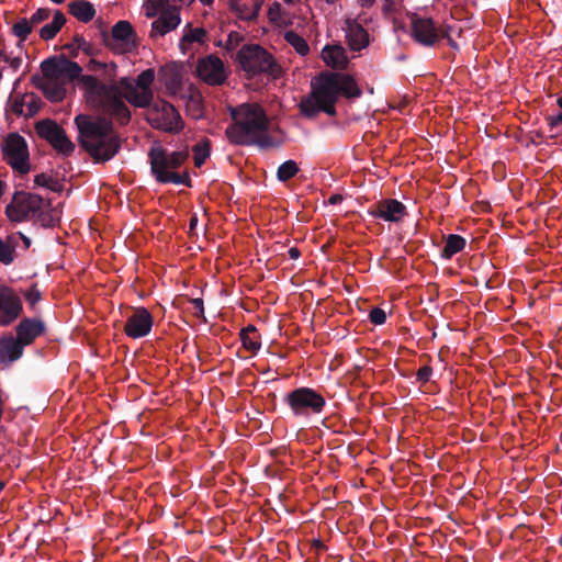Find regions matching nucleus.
Returning a JSON list of instances; mask_svg holds the SVG:
<instances>
[{
    "label": "nucleus",
    "instance_id": "obj_60",
    "mask_svg": "<svg viewBox=\"0 0 562 562\" xmlns=\"http://www.w3.org/2000/svg\"><path fill=\"white\" fill-rule=\"evenodd\" d=\"M200 2L203 4V5H211L214 0H200Z\"/></svg>",
    "mask_w": 562,
    "mask_h": 562
},
{
    "label": "nucleus",
    "instance_id": "obj_31",
    "mask_svg": "<svg viewBox=\"0 0 562 562\" xmlns=\"http://www.w3.org/2000/svg\"><path fill=\"white\" fill-rule=\"evenodd\" d=\"M284 40L290 44L297 54L305 56L310 53V46L307 42L294 31H286L284 33Z\"/></svg>",
    "mask_w": 562,
    "mask_h": 562
},
{
    "label": "nucleus",
    "instance_id": "obj_19",
    "mask_svg": "<svg viewBox=\"0 0 562 562\" xmlns=\"http://www.w3.org/2000/svg\"><path fill=\"white\" fill-rule=\"evenodd\" d=\"M32 81L41 89L44 95L52 102H59L66 95V88L64 81L43 80L38 76H33Z\"/></svg>",
    "mask_w": 562,
    "mask_h": 562
},
{
    "label": "nucleus",
    "instance_id": "obj_26",
    "mask_svg": "<svg viewBox=\"0 0 562 562\" xmlns=\"http://www.w3.org/2000/svg\"><path fill=\"white\" fill-rule=\"evenodd\" d=\"M66 21L67 19L60 10L55 11L53 21L50 23L45 24L40 30L41 38L44 41L53 40L60 31V29L65 25Z\"/></svg>",
    "mask_w": 562,
    "mask_h": 562
},
{
    "label": "nucleus",
    "instance_id": "obj_40",
    "mask_svg": "<svg viewBox=\"0 0 562 562\" xmlns=\"http://www.w3.org/2000/svg\"><path fill=\"white\" fill-rule=\"evenodd\" d=\"M50 13L52 11L48 8H40L31 15L29 21L34 27L40 23L46 21L50 16Z\"/></svg>",
    "mask_w": 562,
    "mask_h": 562
},
{
    "label": "nucleus",
    "instance_id": "obj_23",
    "mask_svg": "<svg viewBox=\"0 0 562 562\" xmlns=\"http://www.w3.org/2000/svg\"><path fill=\"white\" fill-rule=\"evenodd\" d=\"M257 331L256 326L249 324L239 333L243 347L252 355H256L261 348V339Z\"/></svg>",
    "mask_w": 562,
    "mask_h": 562
},
{
    "label": "nucleus",
    "instance_id": "obj_45",
    "mask_svg": "<svg viewBox=\"0 0 562 562\" xmlns=\"http://www.w3.org/2000/svg\"><path fill=\"white\" fill-rule=\"evenodd\" d=\"M74 41L76 43H79L80 49H82L87 55L93 54L91 44H89L82 35L76 34L74 36Z\"/></svg>",
    "mask_w": 562,
    "mask_h": 562
},
{
    "label": "nucleus",
    "instance_id": "obj_28",
    "mask_svg": "<svg viewBox=\"0 0 562 562\" xmlns=\"http://www.w3.org/2000/svg\"><path fill=\"white\" fill-rule=\"evenodd\" d=\"M124 99L137 108H150L154 101L153 91L140 90L134 88L128 94H124Z\"/></svg>",
    "mask_w": 562,
    "mask_h": 562
},
{
    "label": "nucleus",
    "instance_id": "obj_6",
    "mask_svg": "<svg viewBox=\"0 0 562 562\" xmlns=\"http://www.w3.org/2000/svg\"><path fill=\"white\" fill-rule=\"evenodd\" d=\"M283 402L290 407L295 417L319 415L326 407V400L323 394L307 386L292 390L284 396Z\"/></svg>",
    "mask_w": 562,
    "mask_h": 562
},
{
    "label": "nucleus",
    "instance_id": "obj_62",
    "mask_svg": "<svg viewBox=\"0 0 562 562\" xmlns=\"http://www.w3.org/2000/svg\"><path fill=\"white\" fill-rule=\"evenodd\" d=\"M273 12H276V9L273 7H270L269 14L271 20H274V18L272 16Z\"/></svg>",
    "mask_w": 562,
    "mask_h": 562
},
{
    "label": "nucleus",
    "instance_id": "obj_61",
    "mask_svg": "<svg viewBox=\"0 0 562 562\" xmlns=\"http://www.w3.org/2000/svg\"><path fill=\"white\" fill-rule=\"evenodd\" d=\"M37 109H38V108H37L35 104H31V105H30V112H31V114L35 113V112L37 111Z\"/></svg>",
    "mask_w": 562,
    "mask_h": 562
},
{
    "label": "nucleus",
    "instance_id": "obj_44",
    "mask_svg": "<svg viewBox=\"0 0 562 562\" xmlns=\"http://www.w3.org/2000/svg\"><path fill=\"white\" fill-rule=\"evenodd\" d=\"M161 11H162V9L159 5H157L156 3H154L153 1L148 0L146 2V16L148 19H154L156 16H159Z\"/></svg>",
    "mask_w": 562,
    "mask_h": 562
},
{
    "label": "nucleus",
    "instance_id": "obj_48",
    "mask_svg": "<svg viewBox=\"0 0 562 562\" xmlns=\"http://www.w3.org/2000/svg\"><path fill=\"white\" fill-rule=\"evenodd\" d=\"M547 121L551 130L559 127L562 124V112L548 116Z\"/></svg>",
    "mask_w": 562,
    "mask_h": 562
},
{
    "label": "nucleus",
    "instance_id": "obj_16",
    "mask_svg": "<svg viewBox=\"0 0 562 562\" xmlns=\"http://www.w3.org/2000/svg\"><path fill=\"white\" fill-rule=\"evenodd\" d=\"M369 213L385 222L398 223L406 215V206L395 199H385L372 206Z\"/></svg>",
    "mask_w": 562,
    "mask_h": 562
},
{
    "label": "nucleus",
    "instance_id": "obj_38",
    "mask_svg": "<svg viewBox=\"0 0 562 562\" xmlns=\"http://www.w3.org/2000/svg\"><path fill=\"white\" fill-rule=\"evenodd\" d=\"M108 85H115L119 88L120 98L123 103H124V101H123L124 94H128L134 88H136L135 85H133V82L127 77L121 78L119 83H116L113 80V81H109Z\"/></svg>",
    "mask_w": 562,
    "mask_h": 562
},
{
    "label": "nucleus",
    "instance_id": "obj_54",
    "mask_svg": "<svg viewBox=\"0 0 562 562\" xmlns=\"http://www.w3.org/2000/svg\"><path fill=\"white\" fill-rule=\"evenodd\" d=\"M289 256L291 259L296 260L301 256V251L296 247H292L289 249Z\"/></svg>",
    "mask_w": 562,
    "mask_h": 562
},
{
    "label": "nucleus",
    "instance_id": "obj_13",
    "mask_svg": "<svg viewBox=\"0 0 562 562\" xmlns=\"http://www.w3.org/2000/svg\"><path fill=\"white\" fill-rule=\"evenodd\" d=\"M21 312L22 301L15 291L9 286H0V325H10Z\"/></svg>",
    "mask_w": 562,
    "mask_h": 562
},
{
    "label": "nucleus",
    "instance_id": "obj_52",
    "mask_svg": "<svg viewBox=\"0 0 562 562\" xmlns=\"http://www.w3.org/2000/svg\"><path fill=\"white\" fill-rule=\"evenodd\" d=\"M312 546L316 551H323L326 549V546L319 539H314Z\"/></svg>",
    "mask_w": 562,
    "mask_h": 562
},
{
    "label": "nucleus",
    "instance_id": "obj_41",
    "mask_svg": "<svg viewBox=\"0 0 562 562\" xmlns=\"http://www.w3.org/2000/svg\"><path fill=\"white\" fill-rule=\"evenodd\" d=\"M369 319L374 325H382L386 321V314L384 310L380 307H373L369 313Z\"/></svg>",
    "mask_w": 562,
    "mask_h": 562
},
{
    "label": "nucleus",
    "instance_id": "obj_25",
    "mask_svg": "<svg viewBox=\"0 0 562 562\" xmlns=\"http://www.w3.org/2000/svg\"><path fill=\"white\" fill-rule=\"evenodd\" d=\"M347 40L349 47L359 52L369 44V34L361 25L356 24L349 27Z\"/></svg>",
    "mask_w": 562,
    "mask_h": 562
},
{
    "label": "nucleus",
    "instance_id": "obj_50",
    "mask_svg": "<svg viewBox=\"0 0 562 562\" xmlns=\"http://www.w3.org/2000/svg\"><path fill=\"white\" fill-rule=\"evenodd\" d=\"M12 111L18 114V115H22L23 114V102L22 101H15L13 106H12Z\"/></svg>",
    "mask_w": 562,
    "mask_h": 562
},
{
    "label": "nucleus",
    "instance_id": "obj_10",
    "mask_svg": "<svg viewBox=\"0 0 562 562\" xmlns=\"http://www.w3.org/2000/svg\"><path fill=\"white\" fill-rule=\"evenodd\" d=\"M37 135L48 142L58 153L69 156L75 150V144L68 138L65 130L55 121L46 119L35 124Z\"/></svg>",
    "mask_w": 562,
    "mask_h": 562
},
{
    "label": "nucleus",
    "instance_id": "obj_12",
    "mask_svg": "<svg viewBox=\"0 0 562 562\" xmlns=\"http://www.w3.org/2000/svg\"><path fill=\"white\" fill-rule=\"evenodd\" d=\"M411 35L414 41L423 46L432 47L441 38V32L430 18H424L417 13H408Z\"/></svg>",
    "mask_w": 562,
    "mask_h": 562
},
{
    "label": "nucleus",
    "instance_id": "obj_46",
    "mask_svg": "<svg viewBox=\"0 0 562 562\" xmlns=\"http://www.w3.org/2000/svg\"><path fill=\"white\" fill-rule=\"evenodd\" d=\"M38 221L41 222V225L44 227H53L55 226V220L54 217L48 213H43L42 211L37 214Z\"/></svg>",
    "mask_w": 562,
    "mask_h": 562
},
{
    "label": "nucleus",
    "instance_id": "obj_37",
    "mask_svg": "<svg viewBox=\"0 0 562 562\" xmlns=\"http://www.w3.org/2000/svg\"><path fill=\"white\" fill-rule=\"evenodd\" d=\"M15 248L13 245L4 243L0 238V262L3 265H11L14 260Z\"/></svg>",
    "mask_w": 562,
    "mask_h": 562
},
{
    "label": "nucleus",
    "instance_id": "obj_24",
    "mask_svg": "<svg viewBox=\"0 0 562 562\" xmlns=\"http://www.w3.org/2000/svg\"><path fill=\"white\" fill-rule=\"evenodd\" d=\"M206 31L203 27L193 29L191 23H188L183 29V35L180 40L179 47L183 54H186L188 47L194 43H204L206 38Z\"/></svg>",
    "mask_w": 562,
    "mask_h": 562
},
{
    "label": "nucleus",
    "instance_id": "obj_39",
    "mask_svg": "<svg viewBox=\"0 0 562 562\" xmlns=\"http://www.w3.org/2000/svg\"><path fill=\"white\" fill-rule=\"evenodd\" d=\"M24 297L30 306L33 308L42 300V293L36 284H33L29 290L24 292Z\"/></svg>",
    "mask_w": 562,
    "mask_h": 562
},
{
    "label": "nucleus",
    "instance_id": "obj_15",
    "mask_svg": "<svg viewBox=\"0 0 562 562\" xmlns=\"http://www.w3.org/2000/svg\"><path fill=\"white\" fill-rule=\"evenodd\" d=\"M181 22L180 8L167 7L159 16L151 23L149 36L151 38L162 37L171 31L176 30Z\"/></svg>",
    "mask_w": 562,
    "mask_h": 562
},
{
    "label": "nucleus",
    "instance_id": "obj_3",
    "mask_svg": "<svg viewBox=\"0 0 562 562\" xmlns=\"http://www.w3.org/2000/svg\"><path fill=\"white\" fill-rule=\"evenodd\" d=\"M233 122L226 127L225 135L231 144L257 146L260 149L279 147L270 135L269 119L263 108L257 103H241L229 108Z\"/></svg>",
    "mask_w": 562,
    "mask_h": 562
},
{
    "label": "nucleus",
    "instance_id": "obj_17",
    "mask_svg": "<svg viewBox=\"0 0 562 562\" xmlns=\"http://www.w3.org/2000/svg\"><path fill=\"white\" fill-rule=\"evenodd\" d=\"M102 40L105 46L113 47V42L121 43L125 46H136V33L128 21L121 20L116 22L111 34L106 30H101Z\"/></svg>",
    "mask_w": 562,
    "mask_h": 562
},
{
    "label": "nucleus",
    "instance_id": "obj_42",
    "mask_svg": "<svg viewBox=\"0 0 562 562\" xmlns=\"http://www.w3.org/2000/svg\"><path fill=\"white\" fill-rule=\"evenodd\" d=\"M417 381L420 383H427L429 382L431 375H432V368L430 366H424L418 369L417 373Z\"/></svg>",
    "mask_w": 562,
    "mask_h": 562
},
{
    "label": "nucleus",
    "instance_id": "obj_7",
    "mask_svg": "<svg viewBox=\"0 0 562 562\" xmlns=\"http://www.w3.org/2000/svg\"><path fill=\"white\" fill-rule=\"evenodd\" d=\"M146 119L154 128L164 132L178 133L183 127L179 112L165 100L153 102L147 111Z\"/></svg>",
    "mask_w": 562,
    "mask_h": 562
},
{
    "label": "nucleus",
    "instance_id": "obj_63",
    "mask_svg": "<svg viewBox=\"0 0 562 562\" xmlns=\"http://www.w3.org/2000/svg\"><path fill=\"white\" fill-rule=\"evenodd\" d=\"M273 12H276V9L273 7H270L269 14L271 20H274V18L272 16Z\"/></svg>",
    "mask_w": 562,
    "mask_h": 562
},
{
    "label": "nucleus",
    "instance_id": "obj_14",
    "mask_svg": "<svg viewBox=\"0 0 562 562\" xmlns=\"http://www.w3.org/2000/svg\"><path fill=\"white\" fill-rule=\"evenodd\" d=\"M153 316L145 307H137L127 317L124 333L134 339L147 336L153 327Z\"/></svg>",
    "mask_w": 562,
    "mask_h": 562
},
{
    "label": "nucleus",
    "instance_id": "obj_32",
    "mask_svg": "<svg viewBox=\"0 0 562 562\" xmlns=\"http://www.w3.org/2000/svg\"><path fill=\"white\" fill-rule=\"evenodd\" d=\"M193 159L194 166L200 168L210 156L211 153V142L209 138H203L201 142L196 143L193 148Z\"/></svg>",
    "mask_w": 562,
    "mask_h": 562
},
{
    "label": "nucleus",
    "instance_id": "obj_21",
    "mask_svg": "<svg viewBox=\"0 0 562 562\" xmlns=\"http://www.w3.org/2000/svg\"><path fill=\"white\" fill-rule=\"evenodd\" d=\"M322 58L334 69H344L348 64L345 49L340 45H326L322 50Z\"/></svg>",
    "mask_w": 562,
    "mask_h": 562
},
{
    "label": "nucleus",
    "instance_id": "obj_34",
    "mask_svg": "<svg viewBox=\"0 0 562 562\" xmlns=\"http://www.w3.org/2000/svg\"><path fill=\"white\" fill-rule=\"evenodd\" d=\"M300 171L297 164L290 159L281 164L277 170V178L281 182H286L294 178Z\"/></svg>",
    "mask_w": 562,
    "mask_h": 562
},
{
    "label": "nucleus",
    "instance_id": "obj_11",
    "mask_svg": "<svg viewBox=\"0 0 562 562\" xmlns=\"http://www.w3.org/2000/svg\"><path fill=\"white\" fill-rule=\"evenodd\" d=\"M195 76L209 86H222L226 82L228 70L215 54L201 57L196 61Z\"/></svg>",
    "mask_w": 562,
    "mask_h": 562
},
{
    "label": "nucleus",
    "instance_id": "obj_43",
    "mask_svg": "<svg viewBox=\"0 0 562 562\" xmlns=\"http://www.w3.org/2000/svg\"><path fill=\"white\" fill-rule=\"evenodd\" d=\"M34 182L38 187H44V188H48V189H53L54 190V188L52 187L53 178L47 176V175H45V173L36 175L35 178H34Z\"/></svg>",
    "mask_w": 562,
    "mask_h": 562
},
{
    "label": "nucleus",
    "instance_id": "obj_58",
    "mask_svg": "<svg viewBox=\"0 0 562 562\" xmlns=\"http://www.w3.org/2000/svg\"><path fill=\"white\" fill-rule=\"evenodd\" d=\"M21 237H22V240H23L24 245H25L26 247H30V245H31V239H30L29 237H26V236L22 235V234H21Z\"/></svg>",
    "mask_w": 562,
    "mask_h": 562
},
{
    "label": "nucleus",
    "instance_id": "obj_64",
    "mask_svg": "<svg viewBox=\"0 0 562 562\" xmlns=\"http://www.w3.org/2000/svg\"><path fill=\"white\" fill-rule=\"evenodd\" d=\"M557 103L562 109V95L558 99Z\"/></svg>",
    "mask_w": 562,
    "mask_h": 562
},
{
    "label": "nucleus",
    "instance_id": "obj_29",
    "mask_svg": "<svg viewBox=\"0 0 562 562\" xmlns=\"http://www.w3.org/2000/svg\"><path fill=\"white\" fill-rule=\"evenodd\" d=\"M465 239L456 234H450L446 238V245L441 251V257L445 259L452 258L456 254L462 251L465 247Z\"/></svg>",
    "mask_w": 562,
    "mask_h": 562
},
{
    "label": "nucleus",
    "instance_id": "obj_20",
    "mask_svg": "<svg viewBox=\"0 0 562 562\" xmlns=\"http://www.w3.org/2000/svg\"><path fill=\"white\" fill-rule=\"evenodd\" d=\"M24 345L15 337L9 336L0 339V359L13 362L23 355Z\"/></svg>",
    "mask_w": 562,
    "mask_h": 562
},
{
    "label": "nucleus",
    "instance_id": "obj_49",
    "mask_svg": "<svg viewBox=\"0 0 562 562\" xmlns=\"http://www.w3.org/2000/svg\"><path fill=\"white\" fill-rule=\"evenodd\" d=\"M4 60L10 63V66L16 70L21 64H22V59L20 57H14V58H9V57H4Z\"/></svg>",
    "mask_w": 562,
    "mask_h": 562
},
{
    "label": "nucleus",
    "instance_id": "obj_9",
    "mask_svg": "<svg viewBox=\"0 0 562 562\" xmlns=\"http://www.w3.org/2000/svg\"><path fill=\"white\" fill-rule=\"evenodd\" d=\"M44 200L41 195L25 191H16L10 204L5 207V214L12 222H24L41 212Z\"/></svg>",
    "mask_w": 562,
    "mask_h": 562
},
{
    "label": "nucleus",
    "instance_id": "obj_53",
    "mask_svg": "<svg viewBox=\"0 0 562 562\" xmlns=\"http://www.w3.org/2000/svg\"><path fill=\"white\" fill-rule=\"evenodd\" d=\"M66 48L70 50L72 56H77V52L80 49L79 43H76L75 41L74 43L66 45Z\"/></svg>",
    "mask_w": 562,
    "mask_h": 562
},
{
    "label": "nucleus",
    "instance_id": "obj_27",
    "mask_svg": "<svg viewBox=\"0 0 562 562\" xmlns=\"http://www.w3.org/2000/svg\"><path fill=\"white\" fill-rule=\"evenodd\" d=\"M43 80L61 81V57H50L42 61Z\"/></svg>",
    "mask_w": 562,
    "mask_h": 562
},
{
    "label": "nucleus",
    "instance_id": "obj_36",
    "mask_svg": "<svg viewBox=\"0 0 562 562\" xmlns=\"http://www.w3.org/2000/svg\"><path fill=\"white\" fill-rule=\"evenodd\" d=\"M155 80V71L151 68H148L142 71L136 79V88L140 90L151 91L150 86Z\"/></svg>",
    "mask_w": 562,
    "mask_h": 562
},
{
    "label": "nucleus",
    "instance_id": "obj_2",
    "mask_svg": "<svg viewBox=\"0 0 562 562\" xmlns=\"http://www.w3.org/2000/svg\"><path fill=\"white\" fill-rule=\"evenodd\" d=\"M361 94L362 91L352 76L344 72L323 71L312 82V91L302 98L299 109L306 119H314L319 112L335 116L337 114L335 104L339 97L355 99Z\"/></svg>",
    "mask_w": 562,
    "mask_h": 562
},
{
    "label": "nucleus",
    "instance_id": "obj_33",
    "mask_svg": "<svg viewBox=\"0 0 562 562\" xmlns=\"http://www.w3.org/2000/svg\"><path fill=\"white\" fill-rule=\"evenodd\" d=\"M229 8L237 16L245 21L256 20V11H251V4L241 2V0H229Z\"/></svg>",
    "mask_w": 562,
    "mask_h": 562
},
{
    "label": "nucleus",
    "instance_id": "obj_18",
    "mask_svg": "<svg viewBox=\"0 0 562 562\" xmlns=\"http://www.w3.org/2000/svg\"><path fill=\"white\" fill-rule=\"evenodd\" d=\"M15 331L16 338L24 346H29L45 331V324L38 318H24L18 324Z\"/></svg>",
    "mask_w": 562,
    "mask_h": 562
},
{
    "label": "nucleus",
    "instance_id": "obj_5",
    "mask_svg": "<svg viewBox=\"0 0 562 562\" xmlns=\"http://www.w3.org/2000/svg\"><path fill=\"white\" fill-rule=\"evenodd\" d=\"M236 59L249 77L266 74L273 79H278L282 76V67L259 44L244 45L237 52Z\"/></svg>",
    "mask_w": 562,
    "mask_h": 562
},
{
    "label": "nucleus",
    "instance_id": "obj_30",
    "mask_svg": "<svg viewBox=\"0 0 562 562\" xmlns=\"http://www.w3.org/2000/svg\"><path fill=\"white\" fill-rule=\"evenodd\" d=\"M88 70L92 72H104V79L108 81H113V79L116 76V68L117 66L114 63H111L110 65L99 61L97 59H90L87 65Z\"/></svg>",
    "mask_w": 562,
    "mask_h": 562
},
{
    "label": "nucleus",
    "instance_id": "obj_8",
    "mask_svg": "<svg viewBox=\"0 0 562 562\" xmlns=\"http://www.w3.org/2000/svg\"><path fill=\"white\" fill-rule=\"evenodd\" d=\"M7 164L21 175L30 171V153L25 138L19 133H9L1 145Z\"/></svg>",
    "mask_w": 562,
    "mask_h": 562
},
{
    "label": "nucleus",
    "instance_id": "obj_55",
    "mask_svg": "<svg viewBox=\"0 0 562 562\" xmlns=\"http://www.w3.org/2000/svg\"><path fill=\"white\" fill-rule=\"evenodd\" d=\"M441 37H446L447 38L448 44H449L450 47H452L453 49L458 48V44L453 41V38L448 33L441 32Z\"/></svg>",
    "mask_w": 562,
    "mask_h": 562
},
{
    "label": "nucleus",
    "instance_id": "obj_1",
    "mask_svg": "<svg viewBox=\"0 0 562 562\" xmlns=\"http://www.w3.org/2000/svg\"><path fill=\"white\" fill-rule=\"evenodd\" d=\"M81 66L61 56V81L78 79L85 87L88 103L102 115L91 119L79 114L75 123L79 132V144L95 162L111 160L121 148V138L114 132L113 119L122 126L131 121V111L121 101L119 88L105 85L97 77L82 75Z\"/></svg>",
    "mask_w": 562,
    "mask_h": 562
},
{
    "label": "nucleus",
    "instance_id": "obj_56",
    "mask_svg": "<svg viewBox=\"0 0 562 562\" xmlns=\"http://www.w3.org/2000/svg\"><path fill=\"white\" fill-rule=\"evenodd\" d=\"M342 200V196L340 194H334L329 198L330 204H336Z\"/></svg>",
    "mask_w": 562,
    "mask_h": 562
},
{
    "label": "nucleus",
    "instance_id": "obj_59",
    "mask_svg": "<svg viewBox=\"0 0 562 562\" xmlns=\"http://www.w3.org/2000/svg\"><path fill=\"white\" fill-rule=\"evenodd\" d=\"M363 7H370L374 0H359Z\"/></svg>",
    "mask_w": 562,
    "mask_h": 562
},
{
    "label": "nucleus",
    "instance_id": "obj_35",
    "mask_svg": "<svg viewBox=\"0 0 562 562\" xmlns=\"http://www.w3.org/2000/svg\"><path fill=\"white\" fill-rule=\"evenodd\" d=\"M33 25L26 18L18 20L12 26V34L15 35L20 42L26 41L32 33Z\"/></svg>",
    "mask_w": 562,
    "mask_h": 562
},
{
    "label": "nucleus",
    "instance_id": "obj_4",
    "mask_svg": "<svg viewBox=\"0 0 562 562\" xmlns=\"http://www.w3.org/2000/svg\"><path fill=\"white\" fill-rule=\"evenodd\" d=\"M189 158L188 150L168 151L159 144H155L148 151V160L150 165V173L158 183L183 184L188 188L192 187L189 173L177 172Z\"/></svg>",
    "mask_w": 562,
    "mask_h": 562
},
{
    "label": "nucleus",
    "instance_id": "obj_51",
    "mask_svg": "<svg viewBox=\"0 0 562 562\" xmlns=\"http://www.w3.org/2000/svg\"><path fill=\"white\" fill-rule=\"evenodd\" d=\"M263 0H251V11H256V18L259 14Z\"/></svg>",
    "mask_w": 562,
    "mask_h": 562
},
{
    "label": "nucleus",
    "instance_id": "obj_22",
    "mask_svg": "<svg viewBox=\"0 0 562 562\" xmlns=\"http://www.w3.org/2000/svg\"><path fill=\"white\" fill-rule=\"evenodd\" d=\"M69 13L77 20L88 23L95 16L93 4L87 0H76L68 4Z\"/></svg>",
    "mask_w": 562,
    "mask_h": 562
},
{
    "label": "nucleus",
    "instance_id": "obj_47",
    "mask_svg": "<svg viewBox=\"0 0 562 562\" xmlns=\"http://www.w3.org/2000/svg\"><path fill=\"white\" fill-rule=\"evenodd\" d=\"M194 310H195V316L196 317H203L204 316V303L203 300L200 297L193 299L191 301Z\"/></svg>",
    "mask_w": 562,
    "mask_h": 562
},
{
    "label": "nucleus",
    "instance_id": "obj_57",
    "mask_svg": "<svg viewBox=\"0 0 562 562\" xmlns=\"http://www.w3.org/2000/svg\"><path fill=\"white\" fill-rule=\"evenodd\" d=\"M196 224H198V217H196V215H193L190 218V231H193L196 227Z\"/></svg>",
    "mask_w": 562,
    "mask_h": 562
}]
</instances>
